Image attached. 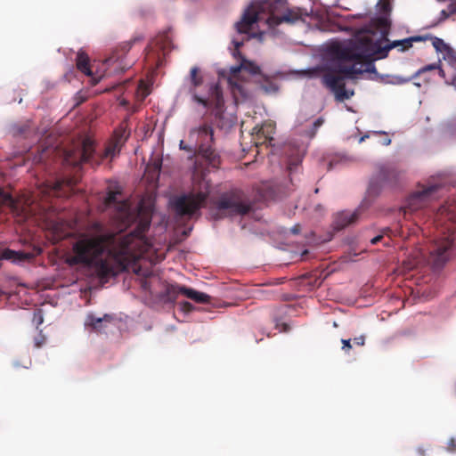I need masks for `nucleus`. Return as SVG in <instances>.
I'll return each mask as SVG.
<instances>
[{"mask_svg":"<svg viewBox=\"0 0 456 456\" xmlns=\"http://www.w3.org/2000/svg\"><path fill=\"white\" fill-rule=\"evenodd\" d=\"M241 61L240 65L232 66L230 68V76L228 83L233 94L239 93L242 96L245 95V90L241 85V71H246L251 75L260 73V68L254 62L248 61L243 56L240 57Z\"/></svg>","mask_w":456,"mask_h":456,"instance_id":"obj_10","label":"nucleus"},{"mask_svg":"<svg viewBox=\"0 0 456 456\" xmlns=\"http://www.w3.org/2000/svg\"><path fill=\"white\" fill-rule=\"evenodd\" d=\"M439 189L437 184H431L422 186L418 191L413 192L406 201L405 206L403 208L404 214L413 213L419 209L426 208L433 194Z\"/></svg>","mask_w":456,"mask_h":456,"instance_id":"obj_11","label":"nucleus"},{"mask_svg":"<svg viewBox=\"0 0 456 456\" xmlns=\"http://www.w3.org/2000/svg\"><path fill=\"white\" fill-rule=\"evenodd\" d=\"M357 218H358V213L356 211L353 212V213L346 212V211L341 212V213L338 214L335 217V220L333 223L334 229H336L338 231L342 230L345 227L356 222Z\"/></svg>","mask_w":456,"mask_h":456,"instance_id":"obj_19","label":"nucleus"},{"mask_svg":"<svg viewBox=\"0 0 456 456\" xmlns=\"http://www.w3.org/2000/svg\"><path fill=\"white\" fill-rule=\"evenodd\" d=\"M302 161V155L298 152L296 154V156L290 157L288 160V169L289 173L291 174L294 170L297 168L299 164Z\"/></svg>","mask_w":456,"mask_h":456,"instance_id":"obj_25","label":"nucleus"},{"mask_svg":"<svg viewBox=\"0 0 456 456\" xmlns=\"http://www.w3.org/2000/svg\"><path fill=\"white\" fill-rule=\"evenodd\" d=\"M0 203L8 205L12 208H16V201L12 195L0 187Z\"/></svg>","mask_w":456,"mask_h":456,"instance_id":"obj_23","label":"nucleus"},{"mask_svg":"<svg viewBox=\"0 0 456 456\" xmlns=\"http://www.w3.org/2000/svg\"><path fill=\"white\" fill-rule=\"evenodd\" d=\"M44 322V317L42 314V311L37 309L34 313L33 316V322L37 325V328H38L39 325H41Z\"/></svg>","mask_w":456,"mask_h":456,"instance_id":"obj_30","label":"nucleus"},{"mask_svg":"<svg viewBox=\"0 0 456 456\" xmlns=\"http://www.w3.org/2000/svg\"><path fill=\"white\" fill-rule=\"evenodd\" d=\"M380 10L384 13H388L391 11L390 4L387 1H382L380 4Z\"/></svg>","mask_w":456,"mask_h":456,"instance_id":"obj_38","label":"nucleus"},{"mask_svg":"<svg viewBox=\"0 0 456 456\" xmlns=\"http://www.w3.org/2000/svg\"><path fill=\"white\" fill-rule=\"evenodd\" d=\"M324 123V119L322 118H318L313 124V130H312V134H311V136H314L316 131L318 130V128L320 126H322V124Z\"/></svg>","mask_w":456,"mask_h":456,"instance_id":"obj_34","label":"nucleus"},{"mask_svg":"<svg viewBox=\"0 0 456 456\" xmlns=\"http://www.w3.org/2000/svg\"><path fill=\"white\" fill-rule=\"evenodd\" d=\"M126 69V68L122 67V68H121V71H124Z\"/></svg>","mask_w":456,"mask_h":456,"instance_id":"obj_52","label":"nucleus"},{"mask_svg":"<svg viewBox=\"0 0 456 456\" xmlns=\"http://www.w3.org/2000/svg\"><path fill=\"white\" fill-rule=\"evenodd\" d=\"M193 305L187 301H183L181 303V309L185 313H190L193 310Z\"/></svg>","mask_w":456,"mask_h":456,"instance_id":"obj_37","label":"nucleus"},{"mask_svg":"<svg viewBox=\"0 0 456 456\" xmlns=\"http://www.w3.org/2000/svg\"><path fill=\"white\" fill-rule=\"evenodd\" d=\"M76 62L77 68L79 71L87 77H93V71L89 65V57L86 53L79 52L77 55Z\"/></svg>","mask_w":456,"mask_h":456,"instance_id":"obj_21","label":"nucleus"},{"mask_svg":"<svg viewBox=\"0 0 456 456\" xmlns=\"http://www.w3.org/2000/svg\"><path fill=\"white\" fill-rule=\"evenodd\" d=\"M151 223V215L140 208L134 231L126 235L82 237L73 244L72 255L67 262L70 265L94 266L101 279L116 276L151 250L152 245L145 236Z\"/></svg>","mask_w":456,"mask_h":456,"instance_id":"obj_1","label":"nucleus"},{"mask_svg":"<svg viewBox=\"0 0 456 456\" xmlns=\"http://www.w3.org/2000/svg\"><path fill=\"white\" fill-rule=\"evenodd\" d=\"M122 144L115 140H111L105 147L102 152H98L95 149L94 142L91 138H85L81 147L78 150V159L73 162L74 166L81 164H89L92 167H97L107 158H114L117 156Z\"/></svg>","mask_w":456,"mask_h":456,"instance_id":"obj_6","label":"nucleus"},{"mask_svg":"<svg viewBox=\"0 0 456 456\" xmlns=\"http://www.w3.org/2000/svg\"><path fill=\"white\" fill-rule=\"evenodd\" d=\"M129 136V132L126 129V127L120 126L114 133L113 140L118 142L120 144H124Z\"/></svg>","mask_w":456,"mask_h":456,"instance_id":"obj_24","label":"nucleus"},{"mask_svg":"<svg viewBox=\"0 0 456 456\" xmlns=\"http://www.w3.org/2000/svg\"><path fill=\"white\" fill-rule=\"evenodd\" d=\"M232 44L234 45V50H233V56L234 57H242L240 52V47L243 45V42L242 41H237V40H232Z\"/></svg>","mask_w":456,"mask_h":456,"instance_id":"obj_31","label":"nucleus"},{"mask_svg":"<svg viewBox=\"0 0 456 456\" xmlns=\"http://www.w3.org/2000/svg\"><path fill=\"white\" fill-rule=\"evenodd\" d=\"M306 15L298 7H289L288 0H257L244 12L241 20L236 23L240 34L248 33L255 23L264 21L269 28L281 23L294 24Z\"/></svg>","mask_w":456,"mask_h":456,"instance_id":"obj_3","label":"nucleus"},{"mask_svg":"<svg viewBox=\"0 0 456 456\" xmlns=\"http://www.w3.org/2000/svg\"><path fill=\"white\" fill-rule=\"evenodd\" d=\"M174 48L169 31L159 33L151 41L146 48L145 59L149 65L159 68L163 65L166 56Z\"/></svg>","mask_w":456,"mask_h":456,"instance_id":"obj_8","label":"nucleus"},{"mask_svg":"<svg viewBox=\"0 0 456 456\" xmlns=\"http://www.w3.org/2000/svg\"><path fill=\"white\" fill-rule=\"evenodd\" d=\"M74 185L75 183L72 178L56 180L53 183V190L60 196L65 195L73 188Z\"/></svg>","mask_w":456,"mask_h":456,"instance_id":"obj_20","label":"nucleus"},{"mask_svg":"<svg viewBox=\"0 0 456 456\" xmlns=\"http://www.w3.org/2000/svg\"><path fill=\"white\" fill-rule=\"evenodd\" d=\"M353 342H354V345L362 346L365 343V336L364 335H361L359 337H356V338H354L353 339Z\"/></svg>","mask_w":456,"mask_h":456,"instance_id":"obj_39","label":"nucleus"},{"mask_svg":"<svg viewBox=\"0 0 456 456\" xmlns=\"http://www.w3.org/2000/svg\"><path fill=\"white\" fill-rule=\"evenodd\" d=\"M351 339H342L341 342H342V350L345 352V353H348L351 349H352V344H351Z\"/></svg>","mask_w":456,"mask_h":456,"instance_id":"obj_36","label":"nucleus"},{"mask_svg":"<svg viewBox=\"0 0 456 456\" xmlns=\"http://www.w3.org/2000/svg\"><path fill=\"white\" fill-rule=\"evenodd\" d=\"M416 452L418 456H426V451L421 447H419Z\"/></svg>","mask_w":456,"mask_h":456,"instance_id":"obj_43","label":"nucleus"},{"mask_svg":"<svg viewBox=\"0 0 456 456\" xmlns=\"http://www.w3.org/2000/svg\"><path fill=\"white\" fill-rule=\"evenodd\" d=\"M131 45H132V42L126 43L125 45L123 46L124 52L125 53L128 52L129 49L131 48Z\"/></svg>","mask_w":456,"mask_h":456,"instance_id":"obj_44","label":"nucleus"},{"mask_svg":"<svg viewBox=\"0 0 456 456\" xmlns=\"http://www.w3.org/2000/svg\"><path fill=\"white\" fill-rule=\"evenodd\" d=\"M43 159V156L41 155L39 158H38V160L41 161Z\"/></svg>","mask_w":456,"mask_h":456,"instance_id":"obj_50","label":"nucleus"},{"mask_svg":"<svg viewBox=\"0 0 456 456\" xmlns=\"http://www.w3.org/2000/svg\"><path fill=\"white\" fill-rule=\"evenodd\" d=\"M380 175L382 176V178H383V179H385V178H386V176H385V171H384L383 169L380 171Z\"/></svg>","mask_w":456,"mask_h":456,"instance_id":"obj_49","label":"nucleus"},{"mask_svg":"<svg viewBox=\"0 0 456 456\" xmlns=\"http://www.w3.org/2000/svg\"><path fill=\"white\" fill-rule=\"evenodd\" d=\"M441 13L445 19L448 18L450 15L449 12H447L445 10H443Z\"/></svg>","mask_w":456,"mask_h":456,"instance_id":"obj_46","label":"nucleus"},{"mask_svg":"<svg viewBox=\"0 0 456 456\" xmlns=\"http://www.w3.org/2000/svg\"><path fill=\"white\" fill-rule=\"evenodd\" d=\"M186 85L184 86L187 93L191 95L192 100L199 104H201L203 107H208L209 104V102L199 96L197 94V88L203 84V76L200 74V69L199 67L194 66L191 69L189 77L185 79Z\"/></svg>","mask_w":456,"mask_h":456,"instance_id":"obj_12","label":"nucleus"},{"mask_svg":"<svg viewBox=\"0 0 456 456\" xmlns=\"http://www.w3.org/2000/svg\"><path fill=\"white\" fill-rule=\"evenodd\" d=\"M179 148H180V150L185 151L188 153H190V157H189L190 159H192L193 158L198 156L196 153L195 146L187 144L183 140L180 141Z\"/></svg>","mask_w":456,"mask_h":456,"instance_id":"obj_27","label":"nucleus"},{"mask_svg":"<svg viewBox=\"0 0 456 456\" xmlns=\"http://www.w3.org/2000/svg\"><path fill=\"white\" fill-rule=\"evenodd\" d=\"M120 194L118 191H109L106 199L105 204L108 207H116L117 209L121 212L124 216L129 215V205L126 200H118V196Z\"/></svg>","mask_w":456,"mask_h":456,"instance_id":"obj_18","label":"nucleus"},{"mask_svg":"<svg viewBox=\"0 0 456 456\" xmlns=\"http://www.w3.org/2000/svg\"><path fill=\"white\" fill-rule=\"evenodd\" d=\"M162 167V159H156L146 167V174L151 181H158Z\"/></svg>","mask_w":456,"mask_h":456,"instance_id":"obj_22","label":"nucleus"},{"mask_svg":"<svg viewBox=\"0 0 456 456\" xmlns=\"http://www.w3.org/2000/svg\"><path fill=\"white\" fill-rule=\"evenodd\" d=\"M167 293L170 297H175V296L180 293L196 303L200 304L208 303L210 301L209 295L185 286L170 285L167 288Z\"/></svg>","mask_w":456,"mask_h":456,"instance_id":"obj_13","label":"nucleus"},{"mask_svg":"<svg viewBox=\"0 0 456 456\" xmlns=\"http://www.w3.org/2000/svg\"><path fill=\"white\" fill-rule=\"evenodd\" d=\"M446 450L449 452H456V439L455 438L452 437L448 441Z\"/></svg>","mask_w":456,"mask_h":456,"instance_id":"obj_35","label":"nucleus"},{"mask_svg":"<svg viewBox=\"0 0 456 456\" xmlns=\"http://www.w3.org/2000/svg\"><path fill=\"white\" fill-rule=\"evenodd\" d=\"M28 130V125L19 126H15L13 128V133L15 135H21V134H25Z\"/></svg>","mask_w":456,"mask_h":456,"instance_id":"obj_33","label":"nucleus"},{"mask_svg":"<svg viewBox=\"0 0 456 456\" xmlns=\"http://www.w3.org/2000/svg\"><path fill=\"white\" fill-rule=\"evenodd\" d=\"M118 61H119V57L113 54L112 56H110V58H108L106 60V64L111 65V64H114Z\"/></svg>","mask_w":456,"mask_h":456,"instance_id":"obj_40","label":"nucleus"},{"mask_svg":"<svg viewBox=\"0 0 456 456\" xmlns=\"http://www.w3.org/2000/svg\"><path fill=\"white\" fill-rule=\"evenodd\" d=\"M437 68H438V66L436 64H435V63L434 64L427 65V66L419 69L418 71H416L414 73V75L412 76V77L413 78L418 77L421 73H424V72L428 71V70H433V69H436Z\"/></svg>","mask_w":456,"mask_h":456,"instance_id":"obj_29","label":"nucleus"},{"mask_svg":"<svg viewBox=\"0 0 456 456\" xmlns=\"http://www.w3.org/2000/svg\"><path fill=\"white\" fill-rule=\"evenodd\" d=\"M374 53L372 39L369 37L360 38L349 45L333 43L328 47L331 61L324 68L322 83L335 94L337 101L342 102L353 95L346 89L345 77L354 78L363 72L376 71Z\"/></svg>","mask_w":456,"mask_h":456,"instance_id":"obj_2","label":"nucleus"},{"mask_svg":"<svg viewBox=\"0 0 456 456\" xmlns=\"http://www.w3.org/2000/svg\"><path fill=\"white\" fill-rule=\"evenodd\" d=\"M378 26L381 28H387L390 26V21L387 17H379L377 20Z\"/></svg>","mask_w":456,"mask_h":456,"instance_id":"obj_32","label":"nucleus"},{"mask_svg":"<svg viewBox=\"0 0 456 456\" xmlns=\"http://www.w3.org/2000/svg\"><path fill=\"white\" fill-rule=\"evenodd\" d=\"M291 232L292 233L294 234H298L299 232H300V225L299 224H296L294 225L292 228H291Z\"/></svg>","mask_w":456,"mask_h":456,"instance_id":"obj_42","label":"nucleus"},{"mask_svg":"<svg viewBox=\"0 0 456 456\" xmlns=\"http://www.w3.org/2000/svg\"><path fill=\"white\" fill-rule=\"evenodd\" d=\"M440 74L444 75V70L443 69H440Z\"/></svg>","mask_w":456,"mask_h":456,"instance_id":"obj_51","label":"nucleus"},{"mask_svg":"<svg viewBox=\"0 0 456 456\" xmlns=\"http://www.w3.org/2000/svg\"><path fill=\"white\" fill-rule=\"evenodd\" d=\"M252 209V202L248 197L240 190H233L224 193L215 203V219L227 216H244Z\"/></svg>","mask_w":456,"mask_h":456,"instance_id":"obj_5","label":"nucleus"},{"mask_svg":"<svg viewBox=\"0 0 456 456\" xmlns=\"http://www.w3.org/2000/svg\"><path fill=\"white\" fill-rule=\"evenodd\" d=\"M390 143H391V139H389V138L385 139V141H384L385 145H389Z\"/></svg>","mask_w":456,"mask_h":456,"instance_id":"obj_47","label":"nucleus"},{"mask_svg":"<svg viewBox=\"0 0 456 456\" xmlns=\"http://www.w3.org/2000/svg\"><path fill=\"white\" fill-rule=\"evenodd\" d=\"M209 104L207 108L211 105L214 106L213 113L216 118H222L224 111V101L223 97V92L218 85H214L210 88V99H207Z\"/></svg>","mask_w":456,"mask_h":456,"instance_id":"obj_16","label":"nucleus"},{"mask_svg":"<svg viewBox=\"0 0 456 456\" xmlns=\"http://www.w3.org/2000/svg\"><path fill=\"white\" fill-rule=\"evenodd\" d=\"M45 337L40 330V332L34 338V346L36 348H40L45 343Z\"/></svg>","mask_w":456,"mask_h":456,"instance_id":"obj_28","label":"nucleus"},{"mask_svg":"<svg viewBox=\"0 0 456 456\" xmlns=\"http://www.w3.org/2000/svg\"><path fill=\"white\" fill-rule=\"evenodd\" d=\"M113 321V317L110 314H104L102 317H97L93 314H87L85 325L90 327L93 330L102 331L108 323Z\"/></svg>","mask_w":456,"mask_h":456,"instance_id":"obj_17","label":"nucleus"},{"mask_svg":"<svg viewBox=\"0 0 456 456\" xmlns=\"http://www.w3.org/2000/svg\"><path fill=\"white\" fill-rule=\"evenodd\" d=\"M208 196L209 190L208 186L199 191L193 190L177 197L173 202L174 209L179 216H199L200 210L205 207Z\"/></svg>","mask_w":456,"mask_h":456,"instance_id":"obj_7","label":"nucleus"},{"mask_svg":"<svg viewBox=\"0 0 456 456\" xmlns=\"http://www.w3.org/2000/svg\"><path fill=\"white\" fill-rule=\"evenodd\" d=\"M142 288H143L144 289H148V284H147V281H144L142 282Z\"/></svg>","mask_w":456,"mask_h":456,"instance_id":"obj_48","label":"nucleus"},{"mask_svg":"<svg viewBox=\"0 0 456 456\" xmlns=\"http://www.w3.org/2000/svg\"><path fill=\"white\" fill-rule=\"evenodd\" d=\"M253 131V134H256V146L265 143L271 145L273 141V135L275 133V124L271 120H267L260 126H255Z\"/></svg>","mask_w":456,"mask_h":456,"instance_id":"obj_14","label":"nucleus"},{"mask_svg":"<svg viewBox=\"0 0 456 456\" xmlns=\"http://www.w3.org/2000/svg\"><path fill=\"white\" fill-rule=\"evenodd\" d=\"M454 247L452 235L436 240L430 248L428 264L434 270L442 269L450 260Z\"/></svg>","mask_w":456,"mask_h":456,"instance_id":"obj_9","label":"nucleus"},{"mask_svg":"<svg viewBox=\"0 0 456 456\" xmlns=\"http://www.w3.org/2000/svg\"><path fill=\"white\" fill-rule=\"evenodd\" d=\"M422 40H425V38L420 36H416V37H411L405 38L403 40L394 41L392 44H390L385 47H380L379 45H378L377 43H374L372 41L373 47H375V53H373V57L376 54H380L382 57H385V56H387L389 50L395 48L399 45L402 46V51L407 50L412 46V42H419Z\"/></svg>","mask_w":456,"mask_h":456,"instance_id":"obj_15","label":"nucleus"},{"mask_svg":"<svg viewBox=\"0 0 456 456\" xmlns=\"http://www.w3.org/2000/svg\"><path fill=\"white\" fill-rule=\"evenodd\" d=\"M189 141L194 143L196 153L209 166L219 167L221 158L214 147V128L208 123L193 127L188 134Z\"/></svg>","mask_w":456,"mask_h":456,"instance_id":"obj_4","label":"nucleus"},{"mask_svg":"<svg viewBox=\"0 0 456 456\" xmlns=\"http://www.w3.org/2000/svg\"><path fill=\"white\" fill-rule=\"evenodd\" d=\"M432 45L436 52L443 53L444 51L449 50V46L444 43V41L439 37H431Z\"/></svg>","mask_w":456,"mask_h":456,"instance_id":"obj_26","label":"nucleus"},{"mask_svg":"<svg viewBox=\"0 0 456 456\" xmlns=\"http://www.w3.org/2000/svg\"><path fill=\"white\" fill-rule=\"evenodd\" d=\"M382 239H383V235H378V236H376V237H374L373 239L370 240V243L372 245H375L378 242H379Z\"/></svg>","mask_w":456,"mask_h":456,"instance_id":"obj_41","label":"nucleus"},{"mask_svg":"<svg viewBox=\"0 0 456 456\" xmlns=\"http://www.w3.org/2000/svg\"><path fill=\"white\" fill-rule=\"evenodd\" d=\"M448 9H449V13L450 14H452V13L456 12V7L453 4H450Z\"/></svg>","mask_w":456,"mask_h":456,"instance_id":"obj_45","label":"nucleus"}]
</instances>
